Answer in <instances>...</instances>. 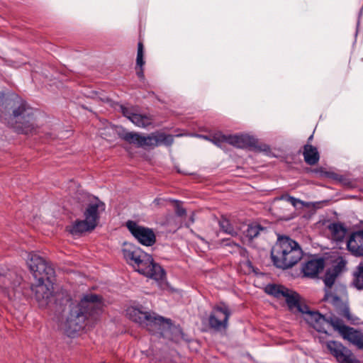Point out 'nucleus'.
Returning a JSON list of instances; mask_svg holds the SVG:
<instances>
[{"label": "nucleus", "mask_w": 363, "mask_h": 363, "mask_svg": "<svg viewBox=\"0 0 363 363\" xmlns=\"http://www.w3.org/2000/svg\"><path fill=\"white\" fill-rule=\"evenodd\" d=\"M324 299L327 301L330 302L335 306L337 305V303L341 301L339 297L333 296V294L328 293L325 294Z\"/></svg>", "instance_id": "nucleus-29"}, {"label": "nucleus", "mask_w": 363, "mask_h": 363, "mask_svg": "<svg viewBox=\"0 0 363 363\" xmlns=\"http://www.w3.org/2000/svg\"><path fill=\"white\" fill-rule=\"evenodd\" d=\"M343 312H344V315L347 317L349 315V308L345 306L343 309Z\"/></svg>", "instance_id": "nucleus-36"}, {"label": "nucleus", "mask_w": 363, "mask_h": 363, "mask_svg": "<svg viewBox=\"0 0 363 363\" xmlns=\"http://www.w3.org/2000/svg\"><path fill=\"white\" fill-rule=\"evenodd\" d=\"M152 118L150 116L135 113L130 116V121L136 126L146 128L152 123Z\"/></svg>", "instance_id": "nucleus-22"}, {"label": "nucleus", "mask_w": 363, "mask_h": 363, "mask_svg": "<svg viewBox=\"0 0 363 363\" xmlns=\"http://www.w3.org/2000/svg\"><path fill=\"white\" fill-rule=\"evenodd\" d=\"M125 226L133 238L142 245L151 247L156 242V235L152 228L140 225L134 220H128Z\"/></svg>", "instance_id": "nucleus-10"}, {"label": "nucleus", "mask_w": 363, "mask_h": 363, "mask_svg": "<svg viewBox=\"0 0 363 363\" xmlns=\"http://www.w3.org/2000/svg\"><path fill=\"white\" fill-rule=\"evenodd\" d=\"M21 279L13 273L6 275L0 274V288L11 296V293L20 284Z\"/></svg>", "instance_id": "nucleus-16"}, {"label": "nucleus", "mask_w": 363, "mask_h": 363, "mask_svg": "<svg viewBox=\"0 0 363 363\" xmlns=\"http://www.w3.org/2000/svg\"><path fill=\"white\" fill-rule=\"evenodd\" d=\"M223 245L225 246L233 247L238 250H242V248L241 247V246L240 245L235 243L233 241L230 240V239L223 240Z\"/></svg>", "instance_id": "nucleus-31"}, {"label": "nucleus", "mask_w": 363, "mask_h": 363, "mask_svg": "<svg viewBox=\"0 0 363 363\" xmlns=\"http://www.w3.org/2000/svg\"><path fill=\"white\" fill-rule=\"evenodd\" d=\"M354 286L358 289H363V262H360L354 272Z\"/></svg>", "instance_id": "nucleus-25"}, {"label": "nucleus", "mask_w": 363, "mask_h": 363, "mask_svg": "<svg viewBox=\"0 0 363 363\" xmlns=\"http://www.w3.org/2000/svg\"><path fill=\"white\" fill-rule=\"evenodd\" d=\"M277 201H285L291 203L294 208H296L298 204L304 205V202L298 199H296L289 194L281 195L280 197L277 199Z\"/></svg>", "instance_id": "nucleus-28"}, {"label": "nucleus", "mask_w": 363, "mask_h": 363, "mask_svg": "<svg viewBox=\"0 0 363 363\" xmlns=\"http://www.w3.org/2000/svg\"><path fill=\"white\" fill-rule=\"evenodd\" d=\"M303 155L305 162L309 165L315 164L320 159L317 148L309 144L304 145Z\"/></svg>", "instance_id": "nucleus-20"}, {"label": "nucleus", "mask_w": 363, "mask_h": 363, "mask_svg": "<svg viewBox=\"0 0 363 363\" xmlns=\"http://www.w3.org/2000/svg\"><path fill=\"white\" fill-rule=\"evenodd\" d=\"M186 210L179 206V205L177 206V208H176V213L179 216H183L186 214Z\"/></svg>", "instance_id": "nucleus-34"}, {"label": "nucleus", "mask_w": 363, "mask_h": 363, "mask_svg": "<svg viewBox=\"0 0 363 363\" xmlns=\"http://www.w3.org/2000/svg\"><path fill=\"white\" fill-rule=\"evenodd\" d=\"M262 230H264V228L259 224L251 223L247 225V228L245 230L244 233L250 240H252L255 238L257 237L260 232Z\"/></svg>", "instance_id": "nucleus-24"}, {"label": "nucleus", "mask_w": 363, "mask_h": 363, "mask_svg": "<svg viewBox=\"0 0 363 363\" xmlns=\"http://www.w3.org/2000/svg\"><path fill=\"white\" fill-rule=\"evenodd\" d=\"M136 69V74L139 78L143 79L144 77V72H143V67H137Z\"/></svg>", "instance_id": "nucleus-35"}, {"label": "nucleus", "mask_w": 363, "mask_h": 363, "mask_svg": "<svg viewBox=\"0 0 363 363\" xmlns=\"http://www.w3.org/2000/svg\"><path fill=\"white\" fill-rule=\"evenodd\" d=\"M328 230L331 234V239L336 242H342L346 234L347 228L340 223H333L328 225Z\"/></svg>", "instance_id": "nucleus-19"}, {"label": "nucleus", "mask_w": 363, "mask_h": 363, "mask_svg": "<svg viewBox=\"0 0 363 363\" xmlns=\"http://www.w3.org/2000/svg\"><path fill=\"white\" fill-rule=\"evenodd\" d=\"M303 256L299 244L288 236H279L271 251L274 264L281 269H289L297 264Z\"/></svg>", "instance_id": "nucleus-5"}, {"label": "nucleus", "mask_w": 363, "mask_h": 363, "mask_svg": "<svg viewBox=\"0 0 363 363\" xmlns=\"http://www.w3.org/2000/svg\"><path fill=\"white\" fill-rule=\"evenodd\" d=\"M135 271L147 278L157 281H162L165 278L164 269L157 263L155 262L152 257L143 251L132 267Z\"/></svg>", "instance_id": "nucleus-7"}, {"label": "nucleus", "mask_w": 363, "mask_h": 363, "mask_svg": "<svg viewBox=\"0 0 363 363\" xmlns=\"http://www.w3.org/2000/svg\"><path fill=\"white\" fill-rule=\"evenodd\" d=\"M345 262L343 261H340L337 266L335 267L334 271L335 272L330 273V271L327 272L325 279L324 283L325 286L328 288H331L335 281V279L337 276V274L341 271V267L344 266Z\"/></svg>", "instance_id": "nucleus-23"}, {"label": "nucleus", "mask_w": 363, "mask_h": 363, "mask_svg": "<svg viewBox=\"0 0 363 363\" xmlns=\"http://www.w3.org/2000/svg\"><path fill=\"white\" fill-rule=\"evenodd\" d=\"M27 264L36 280V284L31 286L35 298L38 302L42 301V305L47 304L54 292L55 269L49 262L34 252L28 254Z\"/></svg>", "instance_id": "nucleus-2"}, {"label": "nucleus", "mask_w": 363, "mask_h": 363, "mask_svg": "<svg viewBox=\"0 0 363 363\" xmlns=\"http://www.w3.org/2000/svg\"><path fill=\"white\" fill-rule=\"evenodd\" d=\"M118 135L120 138L125 142L130 144H133L138 147H140V144H141L143 137L140 134L135 132H129L121 128V130L118 131Z\"/></svg>", "instance_id": "nucleus-21"}, {"label": "nucleus", "mask_w": 363, "mask_h": 363, "mask_svg": "<svg viewBox=\"0 0 363 363\" xmlns=\"http://www.w3.org/2000/svg\"><path fill=\"white\" fill-rule=\"evenodd\" d=\"M199 137L207 140L216 146L222 148L224 143H228L237 148L245 149L252 147L255 145V139L247 135H225L220 132L212 135H199Z\"/></svg>", "instance_id": "nucleus-8"}, {"label": "nucleus", "mask_w": 363, "mask_h": 363, "mask_svg": "<svg viewBox=\"0 0 363 363\" xmlns=\"http://www.w3.org/2000/svg\"><path fill=\"white\" fill-rule=\"evenodd\" d=\"M327 348L340 363H354L351 351L337 341H328Z\"/></svg>", "instance_id": "nucleus-13"}, {"label": "nucleus", "mask_w": 363, "mask_h": 363, "mask_svg": "<svg viewBox=\"0 0 363 363\" xmlns=\"http://www.w3.org/2000/svg\"><path fill=\"white\" fill-rule=\"evenodd\" d=\"M328 176L333 179H335L340 182H343L345 177L342 175L335 173H327Z\"/></svg>", "instance_id": "nucleus-32"}, {"label": "nucleus", "mask_w": 363, "mask_h": 363, "mask_svg": "<svg viewBox=\"0 0 363 363\" xmlns=\"http://www.w3.org/2000/svg\"><path fill=\"white\" fill-rule=\"evenodd\" d=\"M95 228L88 223L85 219L77 220L70 226L69 232L74 236L81 235L84 233L89 232Z\"/></svg>", "instance_id": "nucleus-18"}, {"label": "nucleus", "mask_w": 363, "mask_h": 363, "mask_svg": "<svg viewBox=\"0 0 363 363\" xmlns=\"http://www.w3.org/2000/svg\"><path fill=\"white\" fill-rule=\"evenodd\" d=\"M123 114L124 116H125L127 118H128L130 121V116L135 115V113L131 112L128 108H123Z\"/></svg>", "instance_id": "nucleus-33"}, {"label": "nucleus", "mask_w": 363, "mask_h": 363, "mask_svg": "<svg viewBox=\"0 0 363 363\" xmlns=\"http://www.w3.org/2000/svg\"><path fill=\"white\" fill-rule=\"evenodd\" d=\"M219 225L223 232L233 236L237 235L236 230L234 229L233 226L228 219L222 218L219 221Z\"/></svg>", "instance_id": "nucleus-26"}, {"label": "nucleus", "mask_w": 363, "mask_h": 363, "mask_svg": "<svg viewBox=\"0 0 363 363\" xmlns=\"http://www.w3.org/2000/svg\"><path fill=\"white\" fill-rule=\"evenodd\" d=\"M35 111L27 103L22 101L19 106L13 111L15 119V128L18 133L30 134L35 131Z\"/></svg>", "instance_id": "nucleus-6"}, {"label": "nucleus", "mask_w": 363, "mask_h": 363, "mask_svg": "<svg viewBox=\"0 0 363 363\" xmlns=\"http://www.w3.org/2000/svg\"><path fill=\"white\" fill-rule=\"evenodd\" d=\"M265 292L277 298H284L289 310L302 313L306 323L318 333L329 336L327 330L332 326L344 340L363 350L362 333L346 325L339 318L330 316L327 318L318 312L310 311L308 306L301 301V296L297 292L277 284H268L265 287Z\"/></svg>", "instance_id": "nucleus-1"}, {"label": "nucleus", "mask_w": 363, "mask_h": 363, "mask_svg": "<svg viewBox=\"0 0 363 363\" xmlns=\"http://www.w3.org/2000/svg\"><path fill=\"white\" fill-rule=\"evenodd\" d=\"M122 253L126 262L133 267L134 262L139 259L140 255H143V250L133 245H125L122 249Z\"/></svg>", "instance_id": "nucleus-17"}, {"label": "nucleus", "mask_w": 363, "mask_h": 363, "mask_svg": "<svg viewBox=\"0 0 363 363\" xmlns=\"http://www.w3.org/2000/svg\"><path fill=\"white\" fill-rule=\"evenodd\" d=\"M106 205L98 198H94L88 204L84 211V219L96 228L99 223L100 214L104 212Z\"/></svg>", "instance_id": "nucleus-11"}, {"label": "nucleus", "mask_w": 363, "mask_h": 363, "mask_svg": "<svg viewBox=\"0 0 363 363\" xmlns=\"http://www.w3.org/2000/svg\"><path fill=\"white\" fill-rule=\"evenodd\" d=\"M231 311L228 305L221 302L215 306L208 317L209 327L215 331L225 330Z\"/></svg>", "instance_id": "nucleus-9"}, {"label": "nucleus", "mask_w": 363, "mask_h": 363, "mask_svg": "<svg viewBox=\"0 0 363 363\" xmlns=\"http://www.w3.org/2000/svg\"><path fill=\"white\" fill-rule=\"evenodd\" d=\"M347 250L354 256H363V230L352 233L347 242Z\"/></svg>", "instance_id": "nucleus-15"}, {"label": "nucleus", "mask_w": 363, "mask_h": 363, "mask_svg": "<svg viewBox=\"0 0 363 363\" xmlns=\"http://www.w3.org/2000/svg\"><path fill=\"white\" fill-rule=\"evenodd\" d=\"M101 296L89 294L81 299L78 305L73 308L66 320L67 332L69 335L79 331L86 320H95L102 311Z\"/></svg>", "instance_id": "nucleus-4"}, {"label": "nucleus", "mask_w": 363, "mask_h": 363, "mask_svg": "<svg viewBox=\"0 0 363 363\" xmlns=\"http://www.w3.org/2000/svg\"><path fill=\"white\" fill-rule=\"evenodd\" d=\"M267 150H269L268 146H265L264 149H263L264 151H267Z\"/></svg>", "instance_id": "nucleus-37"}, {"label": "nucleus", "mask_w": 363, "mask_h": 363, "mask_svg": "<svg viewBox=\"0 0 363 363\" xmlns=\"http://www.w3.org/2000/svg\"><path fill=\"white\" fill-rule=\"evenodd\" d=\"M325 262L323 258L311 259L302 264L301 272L303 277L307 278H315L323 271Z\"/></svg>", "instance_id": "nucleus-14"}, {"label": "nucleus", "mask_w": 363, "mask_h": 363, "mask_svg": "<svg viewBox=\"0 0 363 363\" xmlns=\"http://www.w3.org/2000/svg\"><path fill=\"white\" fill-rule=\"evenodd\" d=\"M128 314L133 321L153 334L159 333L161 336H164L167 332H170L174 335L171 339L176 342L184 338L182 330L174 326L169 318H164L154 312H144L136 308L129 309Z\"/></svg>", "instance_id": "nucleus-3"}, {"label": "nucleus", "mask_w": 363, "mask_h": 363, "mask_svg": "<svg viewBox=\"0 0 363 363\" xmlns=\"http://www.w3.org/2000/svg\"><path fill=\"white\" fill-rule=\"evenodd\" d=\"M144 65H145L144 45H143V43L140 41L138 43L136 65H137V67H143Z\"/></svg>", "instance_id": "nucleus-27"}, {"label": "nucleus", "mask_w": 363, "mask_h": 363, "mask_svg": "<svg viewBox=\"0 0 363 363\" xmlns=\"http://www.w3.org/2000/svg\"><path fill=\"white\" fill-rule=\"evenodd\" d=\"M173 136L164 133L155 132L147 136L142 137V142L140 147H155L161 145L170 146L173 143Z\"/></svg>", "instance_id": "nucleus-12"}, {"label": "nucleus", "mask_w": 363, "mask_h": 363, "mask_svg": "<svg viewBox=\"0 0 363 363\" xmlns=\"http://www.w3.org/2000/svg\"><path fill=\"white\" fill-rule=\"evenodd\" d=\"M313 138V135H311L309 138H308V141L311 140Z\"/></svg>", "instance_id": "nucleus-38"}, {"label": "nucleus", "mask_w": 363, "mask_h": 363, "mask_svg": "<svg viewBox=\"0 0 363 363\" xmlns=\"http://www.w3.org/2000/svg\"><path fill=\"white\" fill-rule=\"evenodd\" d=\"M116 127L109 124L104 130H102L101 135L104 138L107 137L108 135H111V133H113L116 130Z\"/></svg>", "instance_id": "nucleus-30"}]
</instances>
